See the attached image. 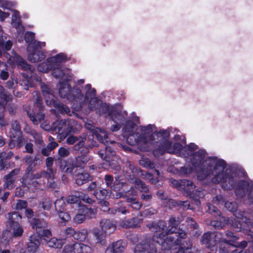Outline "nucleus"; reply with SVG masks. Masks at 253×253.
<instances>
[{"label": "nucleus", "instance_id": "obj_1", "mask_svg": "<svg viewBox=\"0 0 253 253\" xmlns=\"http://www.w3.org/2000/svg\"><path fill=\"white\" fill-rule=\"evenodd\" d=\"M147 227L154 234L152 237L145 235L142 240L134 248V253H157L156 241L168 235L166 222L162 220L147 224Z\"/></svg>", "mask_w": 253, "mask_h": 253}, {"label": "nucleus", "instance_id": "obj_2", "mask_svg": "<svg viewBox=\"0 0 253 253\" xmlns=\"http://www.w3.org/2000/svg\"><path fill=\"white\" fill-rule=\"evenodd\" d=\"M58 92L61 98H66L68 101L73 102L74 105H76L79 109L83 107V94L80 88L74 86L72 88L68 83L62 82L60 83Z\"/></svg>", "mask_w": 253, "mask_h": 253}, {"label": "nucleus", "instance_id": "obj_3", "mask_svg": "<svg viewBox=\"0 0 253 253\" xmlns=\"http://www.w3.org/2000/svg\"><path fill=\"white\" fill-rule=\"evenodd\" d=\"M208 163L206 167H204L197 172L198 178L200 180L207 179L213 175V170L216 172V174L225 172L224 169L226 168L227 163L223 159H218L216 157L208 158Z\"/></svg>", "mask_w": 253, "mask_h": 253}, {"label": "nucleus", "instance_id": "obj_4", "mask_svg": "<svg viewBox=\"0 0 253 253\" xmlns=\"http://www.w3.org/2000/svg\"><path fill=\"white\" fill-rule=\"evenodd\" d=\"M53 127L58 133L66 137L68 135L78 133L82 129V126L74 119L61 120L54 123Z\"/></svg>", "mask_w": 253, "mask_h": 253}, {"label": "nucleus", "instance_id": "obj_5", "mask_svg": "<svg viewBox=\"0 0 253 253\" xmlns=\"http://www.w3.org/2000/svg\"><path fill=\"white\" fill-rule=\"evenodd\" d=\"M44 107L43 105L42 99L41 97L38 96L34 103L33 109L27 112L28 117L34 125H38L44 120Z\"/></svg>", "mask_w": 253, "mask_h": 253}, {"label": "nucleus", "instance_id": "obj_6", "mask_svg": "<svg viewBox=\"0 0 253 253\" xmlns=\"http://www.w3.org/2000/svg\"><path fill=\"white\" fill-rule=\"evenodd\" d=\"M183 146L180 143H172L170 141H165L161 146L156 148H153V155L159 158L166 153L176 154L181 151Z\"/></svg>", "mask_w": 253, "mask_h": 253}, {"label": "nucleus", "instance_id": "obj_7", "mask_svg": "<svg viewBox=\"0 0 253 253\" xmlns=\"http://www.w3.org/2000/svg\"><path fill=\"white\" fill-rule=\"evenodd\" d=\"M211 182L214 184L220 183L224 190H232L236 184V180L231 174L227 172L220 173L215 174L211 179Z\"/></svg>", "mask_w": 253, "mask_h": 253}, {"label": "nucleus", "instance_id": "obj_8", "mask_svg": "<svg viewBox=\"0 0 253 253\" xmlns=\"http://www.w3.org/2000/svg\"><path fill=\"white\" fill-rule=\"evenodd\" d=\"M82 143L83 142H80L79 144L74 146V149L76 151H78L81 154V155L75 158L74 163L76 168L84 169L87 163L90 160V157L88 155L90 144L85 147H83Z\"/></svg>", "mask_w": 253, "mask_h": 253}, {"label": "nucleus", "instance_id": "obj_9", "mask_svg": "<svg viewBox=\"0 0 253 253\" xmlns=\"http://www.w3.org/2000/svg\"><path fill=\"white\" fill-rule=\"evenodd\" d=\"M128 135L126 138V142L131 146L137 145L142 151L145 152L152 151L153 148H151L148 144L149 141L144 135H138L135 133H127Z\"/></svg>", "mask_w": 253, "mask_h": 253}, {"label": "nucleus", "instance_id": "obj_10", "mask_svg": "<svg viewBox=\"0 0 253 253\" xmlns=\"http://www.w3.org/2000/svg\"><path fill=\"white\" fill-rule=\"evenodd\" d=\"M29 222L32 229L36 230L39 237H48L51 235V231L48 227V223L43 219L34 218L30 220Z\"/></svg>", "mask_w": 253, "mask_h": 253}, {"label": "nucleus", "instance_id": "obj_11", "mask_svg": "<svg viewBox=\"0 0 253 253\" xmlns=\"http://www.w3.org/2000/svg\"><path fill=\"white\" fill-rule=\"evenodd\" d=\"M134 184L135 188L140 192V199L146 206H150L153 200V194L149 187L139 178L135 179Z\"/></svg>", "mask_w": 253, "mask_h": 253}, {"label": "nucleus", "instance_id": "obj_12", "mask_svg": "<svg viewBox=\"0 0 253 253\" xmlns=\"http://www.w3.org/2000/svg\"><path fill=\"white\" fill-rule=\"evenodd\" d=\"M181 221L178 217L171 216L169 220V225L167 226V229L168 234L175 233L177 238L185 239L187 234L186 230L180 227L178 228Z\"/></svg>", "mask_w": 253, "mask_h": 253}, {"label": "nucleus", "instance_id": "obj_13", "mask_svg": "<svg viewBox=\"0 0 253 253\" xmlns=\"http://www.w3.org/2000/svg\"><path fill=\"white\" fill-rule=\"evenodd\" d=\"M96 209L89 208L84 205H79L78 213L74 218V221L76 223H83L86 218L91 219L95 217Z\"/></svg>", "mask_w": 253, "mask_h": 253}, {"label": "nucleus", "instance_id": "obj_14", "mask_svg": "<svg viewBox=\"0 0 253 253\" xmlns=\"http://www.w3.org/2000/svg\"><path fill=\"white\" fill-rule=\"evenodd\" d=\"M170 136V132L167 130H160L159 131L153 132L149 138V143L153 148H156L161 146L165 141H169L168 139Z\"/></svg>", "mask_w": 253, "mask_h": 253}, {"label": "nucleus", "instance_id": "obj_15", "mask_svg": "<svg viewBox=\"0 0 253 253\" xmlns=\"http://www.w3.org/2000/svg\"><path fill=\"white\" fill-rule=\"evenodd\" d=\"M93 249L89 246L83 243H75L66 245L62 250L63 253H92Z\"/></svg>", "mask_w": 253, "mask_h": 253}, {"label": "nucleus", "instance_id": "obj_16", "mask_svg": "<svg viewBox=\"0 0 253 253\" xmlns=\"http://www.w3.org/2000/svg\"><path fill=\"white\" fill-rule=\"evenodd\" d=\"M206 154V151L203 149L199 150L193 154L191 160V163L197 171L201 169L204 167L207 166V164L209 162L208 159L206 162L204 161Z\"/></svg>", "mask_w": 253, "mask_h": 253}, {"label": "nucleus", "instance_id": "obj_17", "mask_svg": "<svg viewBox=\"0 0 253 253\" xmlns=\"http://www.w3.org/2000/svg\"><path fill=\"white\" fill-rule=\"evenodd\" d=\"M22 182L24 185H27L29 189L30 187H32L35 190H42L46 183V181L41 173H35V175L28 178L26 182Z\"/></svg>", "mask_w": 253, "mask_h": 253}, {"label": "nucleus", "instance_id": "obj_18", "mask_svg": "<svg viewBox=\"0 0 253 253\" xmlns=\"http://www.w3.org/2000/svg\"><path fill=\"white\" fill-rule=\"evenodd\" d=\"M104 146V149L99 150L98 154L103 160L107 163L109 167L112 168L115 161L114 158L116 156V152L111 146H108L107 144Z\"/></svg>", "mask_w": 253, "mask_h": 253}, {"label": "nucleus", "instance_id": "obj_19", "mask_svg": "<svg viewBox=\"0 0 253 253\" xmlns=\"http://www.w3.org/2000/svg\"><path fill=\"white\" fill-rule=\"evenodd\" d=\"M13 156H14V153L11 151L0 152V170H6L10 168L15 167V162L10 160Z\"/></svg>", "mask_w": 253, "mask_h": 253}, {"label": "nucleus", "instance_id": "obj_20", "mask_svg": "<svg viewBox=\"0 0 253 253\" xmlns=\"http://www.w3.org/2000/svg\"><path fill=\"white\" fill-rule=\"evenodd\" d=\"M41 238L35 234L31 235L28 239L27 248L21 249L20 253H35L37 252L41 244Z\"/></svg>", "mask_w": 253, "mask_h": 253}, {"label": "nucleus", "instance_id": "obj_21", "mask_svg": "<svg viewBox=\"0 0 253 253\" xmlns=\"http://www.w3.org/2000/svg\"><path fill=\"white\" fill-rule=\"evenodd\" d=\"M127 116V113L126 111H124L123 113L122 110L118 109L114 106L111 107L109 117L115 123L125 124Z\"/></svg>", "mask_w": 253, "mask_h": 253}, {"label": "nucleus", "instance_id": "obj_22", "mask_svg": "<svg viewBox=\"0 0 253 253\" xmlns=\"http://www.w3.org/2000/svg\"><path fill=\"white\" fill-rule=\"evenodd\" d=\"M55 163L62 172L66 173L72 174L74 169L76 168L75 163H73L69 160L55 158Z\"/></svg>", "mask_w": 253, "mask_h": 253}, {"label": "nucleus", "instance_id": "obj_23", "mask_svg": "<svg viewBox=\"0 0 253 253\" xmlns=\"http://www.w3.org/2000/svg\"><path fill=\"white\" fill-rule=\"evenodd\" d=\"M20 171L19 168H16L3 176L4 182L3 184V188L4 189L10 190L14 187V183L16 180V176L19 174Z\"/></svg>", "mask_w": 253, "mask_h": 253}, {"label": "nucleus", "instance_id": "obj_24", "mask_svg": "<svg viewBox=\"0 0 253 253\" xmlns=\"http://www.w3.org/2000/svg\"><path fill=\"white\" fill-rule=\"evenodd\" d=\"M158 241H156V244H158L161 245L162 249L164 250H169L171 251L176 250V247L175 243V237L172 236L167 235L166 237H162L161 238L158 240Z\"/></svg>", "mask_w": 253, "mask_h": 253}, {"label": "nucleus", "instance_id": "obj_25", "mask_svg": "<svg viewBox=\"0 0 253 253\" xmlns=\"http://www.w3.org/2000/svg\"><path fill=\"white\" fill-rule=\"evenodd\" d=\"M90 133H91V135L90 134L88 137V140H92L91 145H90V148L97 146L98 145L96 141L94 140V139L97 140L99 142L104 144V145L108 143V136L105 134H104V136L101 135L98 132L97 128H93L91 129Z\"/></svg>", "mask_w": 253, "mask_h": 253}, {"label": "nucleus", "instance_id": "obj_26", "mask_svg": "<svg viewBox=\"0 0 253 253\" xmlns=\"http://www.w3.org/2000/svg\"><path fill=\"white\" fill-rule=\"evenodd\" d=\"M183 239H179L177 238L175 240V243L177 249L171 251L170 253H187L188 251L191 249L192 247V241L190 240L186 241H182Z\"/></svg>", "mask_w": 253, "mask_h": 253}, {"label": "nucleus", "instance_id": "obj_27", "mask_svg": "<svg viewBox=\"0 0 253 253\" xmlns=\"http://www.w3.org/2000/svg\"><path fill=\"white\" fill-rule=\"evenodd\" d=\"M201 242L211 251L217 250V246H216L215 240L213 238L212 232L205 233L202 236Z\"/></svg>", "mask_w": 253, "mask_h": 253}, {"label": "nucleus", "instance_id": "obj_28", "mask_svg": "<svg viewBox=\"0 0 253 253\" xmlns=\"http://www.w3.org/2000/svg\"><path fill=\"white\" fill-rule=\"evenodd\" d=\"M236 187L235 189V195L240 198H244L246 194V191L250 186V183L246 180L241 179L236 182Z\"/></svg>", "mask_w": 253, "mask_h": 253}, {"label": "nucleus", "instance_id": "obj_29", "mask_svg": "<svg viewBox=\"0 0 253 253\" xmlns=\"http://www.w3.org/2000/svg\"><path fill=\"white\" fill-rule=\"evenodd\" d=\"M52 234L48 237L42 238L46 242L47 246L50 248L54 249H61L65 243V239H57L55 237H51Z\"/></svg>", "mask_w": 253, "mask_h": 253}, {"label": "nucleus", "instance_id": "obj_30", "mask_svg": "<svg viewBox=\"0 0 253 253\" xmlns=\"http://www.w3.org/2000/svg\"><path fill=\"white\" fill-rule=\"evenodd\" d=\"M101 229L106 234L112 233L116 229V225L114 222L110 219L103 218L100 221Z\"/></svg>", "mask_w": 253, "mask_h": 253}, {"label": "nucleus", "instance_id": "obj_31", "mask_svg": "<svg viewBox=\"0 0 253 253\" xmlns=\"http://www.w3.org/2000/svg\"><path fill=\"white\" fill-rule=\"evenodd\" d=\"M49 105L53 106L56 110L61 114H67L71 116V111L69 108L66 105L58 101L57 98L50 101Z\"/></svg>", "mask_w": 253, "mask_h": 253}, {"label": "nucleus", "instance_id": "obj_32", "mask_svg": "<svg viewBox=\"0 0 253 253\" xmlns=\"http://www.w3.org/2000/svg\"><path fill=\"white\" fill-rule=\"evenodd\" d=\"M7 220L6 222V228H11L12 226L19 224L22 216L17 211L9 212L7 215Z\"/></svg>", "mask_w": 253, "mask_h": 253}, {"label": "nucleus", "instance_id": "obj_33", "mask_svg": "<svg viewBox=\"0 0 253 253\" xmlns=\"http://www.w3.org/2000/svg\"><path fill=\"white\" fill-rule=\"evenodd\" d=\"M181 185L180 191L189 196L193 193L194 189L196 187L192 181L186 179L181 180Z\"/></svg>", "mask_w": 253, "mask_h": 253}, {"label": "nucleus", "instance_id": "obj_34", "mask_svg": "<svg viewBox=\"0 0 253 253\" xmlns=\"http://www.w3.org/2000/svg\"><path fill=\"white\" fill-rule=\"evenodd\" d=\"M12 100V96L10 93L0 84V106L4 108L7 104Z\"/></svg>", "mask_w": 253, "mask_h": 253}, {"label": "nucleus", "instance_id": "obj_35", "mask_svg": "<svg viewBox=\"0 0 253 253\" xmlns=\"http://www.w3.org/2000/svg\"><path fill=\"white\" fill-rule=\"evenodd\" d=\"M74 134L68 135V137L66 139V143L69 145L74 144L75 143H77L75 145L80 143V142H83V147H85L88 144L86 143V137L84 134L80 135L79 136H74Z\"/></svg>", "mask_w": 253, "mask_h": 253}, {"label": "nucleus", "instance_id": "obj_36", "mask_svg": "<svg viewBox=\"0 0 253 253\" xmlns=\"http://www.w3.org/2000/svg\"><path fill=\"white\" fill-rule=\"evenodd\" d=\"M93 176L88 172H82L76 174L75 176L76 183L78 186H82L83 184L91 181Z\"/></svg>", "mask_w": 253, "mask_h": 253}, {"label": "nucleus", "instance_id": "obj_37", "mask_svg": "<svg viewBox=\"0 0 253 253\" xmlns=\"http://www.w3.org/2000/svg\"><path fill=\"white\" fill-rule=\"evenodd\" d=\"M143 219L138 216H135L125 220L122 226L125 228H135L139 227L140 223H142Z\"/></svg>", "mask_w": 253, "mask_h": 253}, {"label": "nucleus", "instance_id": "obj_38", "mask_svg": "<svg viewBox=\"0 0 253 253\" xmlns=\"http://www.w3.org/2000/svg\"><path fill=\"white\" fill-rule=\"evenodd\" d=\"M122 240H118L109 245L106 249L105 253H122L125 248Z\"/></svg>", "mask_w": 253, "mask_h": 253}, {"label": "nucleus", "instance_id": "obj_39", "mask_svg": "<svg viewBox=\"0 0 253 253\" xmlns=\"http://www.w3.org/2000/svg\"><path fill=\"white\" fill-rule=\"evenodd\" d=\"M84 88L86 91L85 95H83V104L84 103L90 102L91 100L96 95V90L95 88H92L91 84H86Z\"/></svg>", "mask_w": 253, "mask_h": 253}, {"label": "nucleus", "instance_id": "obj_40", "mask_svg": "<svg viewBox=\"0 0 253 253\" xmlns=\"http://www.w3.org/2000/svg\"><path fill=\"white\" fill-rule=\"evenodd\" d=\"M92 234L96 240V244H100L101 246H105L107 245L106 240V234L99 229H94Z\"/></svg>", "mask_w": 253, "mask_h": 253}, {"label": "nucleus", "instance_id": "obj_41", "mask_svg": "<svg viewBox=\"0 0 253 253\" xmlns=\"http://www.w3.org/2000/svg\"><path fill=\"white\" fill-rule=\"evenodd\" d=\"M41 90L47 104L49 103L52 99H54L56 98L53 93V90L47 85L44 84H42Z\"/></svg>", "mask_w": 253, "mask_h": 253}, {"label": "nucleus", "instance_id": "obj_42", "mask_svg": "<svg viewBox=\"0 0 253 253\" xmlns=\"http://www.w3.org/2000/svg\"><path fill=\"white\" fill-rule=\"evenodd\" d=\"M26 132L27 134H30L34 139V143L37 145L42 146L43 144V141L42 140V134L34 129L31 128H29L28 131Z\"/></svg>", "mask_w": 253, "mask_h": 253}, {"label": "nucleus", "instance_id": "obj_43", "mask_svg": "<svg viewBox=\"0 0 253 253\" xmlns=\"http://www.w3.org/2000/svg\"><path fill=\"white\" fill-rule=\"evenodd\" d=\"M48 62H50L52 65L60 66L62 62L67 60V56L63 53H60L54 56L47 58Z\"/></svg>", "mask_w": 253, "mask_h": 253}, {"label": "nucleus", "instance_id": "obj_44", "mask_svg": "<svg viewBox=\"0 0 253 253\" xmlns=\"http://www.w3.org/2000/svg\"><path fill=\"white\" fill-rule=\"evenodd\" d=\"M45 57L44 53L42 51L29 52L28 59L33 63H36L42 61Z\"/></svg>", "mask_w": 253, "mask_h": 253}, {"label": "nucleus", "instance_id": "obj_45", "mask_svg": "<svg viewBox=\"0 0 253 253\" xmlns=\"http://www.w3.org/2000/svg\"><path fill=\"white\" fill-rule=\"evenodd\" d=\"M111 193V190L102 189L95 190L93 195L98 200H105L110 198Z\"/></svg>", "mask_w": 253, "mask_h": 253}, {"label": "nucleus", "instance_id": "obj_46", "mask_svg": "<svg viewBox=\"0 0 253 253\" xmlns=\"http://www.w3.org/2000/svg\"><path fill=\"white\" fill-rule=\"evenodd\" d=\"M213 238L216 241V246H217V244L219 243H224L228 245H231V240H228L225 238V236L224 235V231L219 232V231H214L212 232Z\"/></svg>", "mask_w": 253, "mask_h": 253}, {"label": "nucleus", "instance_id": "obj_47", "mask_svg": "<svg viewBox=\"0 0 253 253\" xmlns=\"http://www.w3.org/2000/svg\"><path fill=\"white\" fill-rule=\"evenodd\" d=\"M11 129L10 132V137L15 138L17 136L22 135V131L19 122L15 120L11 123Z\"/></svg>", "mask_w": 253, "mask_h": 253}, {"label": "nucleus", "instance_id": "obj_48", "mask_svg": "<svg viewBox=\"0 0 253 253\" xmlns=\"http://www.w3.org/2000/svg\"><path fill=\"white\" fill-rule=\"evenodd\" d=\"M53 67L51 63L48 62L47 58L45 61L42 62L38 65L37 69L40 72L47 73L51 70Z\"/></svg>", "mask_w": 253, "mask_h": 253}, {"label": "nucleus", "instance_id": "obj_49", "mask_svg": "<svg viewBox=\"0 0 253 253\" xmlns=\"http://www.w3.org/2000/svg\"><path fill=\"white\" fill-rule=\"evenodd\" d=\"M225 207L230 211L232 212L233 214L237 218H242L243 215L240 214L237 216V210L238 206L236 202H226L224 204Z\"/></svg>", "mask_w": 253, "mask_h": 253}, {"label": "nucleus", "instance_id": "obj_50", "mask_svg": "<svg viewBox=\"0 0 253 253\" xmlns=\"http://www.w3.org/2000/svg\"><path fill=\"white\" fill-rule=\"evenodd\" d=\"M171 203L173 206L179 209H182L183 211H186L190 209V205L189 202L187 201L172 200Z\"/></svg>", "mask_w": 253, "mask_h": 253}, {"label": "nucleus", "instance_id": "obj_51", "mask_svg": "<svg viewBox=\"0 0 253 253\" xmlns=\"http://www.w3.org/2000/svg\"><path fill=\"white\" fill-rule=\"evenodd\" d=\"M9 231H12L13 236L15 237H21L24 232L23 229L20 224L12 226L11 228H7Z\"/></svg>", "mask_w": 253, "mask_h": 253}, {"label": "nucleus", "instance_id": "obj_52", "mask_svg": "<svg viewBox=\"0 0 253 253\" xmlns=\"http://www.w3.org/2000/svg\"><path fill=\"white\" fill-rule=\"evenodd\" d=\"M9 76L8 72L7 66L0 60V79L2 80H6Z\"/></svg>", "mask_w": 253, "mask_h": 253}, {"label": "nucleus", "instance_id": "obj_53", "mask_svg": "<svg viewBox=\"0 0 253 253\" xmlns=\"http://www.w3.org/2000/svg\"><path fill=\"white\" fill-rule=\"evenodd\" d=\"M88 236V232L85 229H82L76 231L74 235V239L80 242H84Z\"/></svg>", "mask_w": 253, "mask_h": 253}, {"label": "nucleus", "instance_id": "obj_54", "mask_svg": "<svg viewBox=\"0 0 253 253\" xmlns=\"http://www.w3.org/2000/svg\"><path fill=\"white\" fill-rule=\"evenodd\" d=\"M126 124L124 127V130L126 133H135L136 125L132 121H126Z\"/></svg>", "mask_w": 253, "mask_h": 253}, {"label": "nucleus", "instance_id": "obj_55", "mask_svg": "<svg viewBox=\"0 0 253 253\" xmlns=\"http://www.w3.org/2000/svg\"><path fill=\"white\" fill-rule=\"evenodd\" d=\"M35 166V164H34V165H28V166L25 169L24 175L21 178V179H22V181L25 182V181H27V179L28 178L31 177L32 176L35 175V173L33 172V168Z\"/></svg>", "mask_w": 253, "mask_h": 253}, {"label": "nucleus", "instance_id": "obj_56", "mask_svg": "<svg viewBox=\"0 0 253 253\" xmlns=\"http://www.w3.org/2000/svg\"><path fill=\"white\" fill-rule=\"evenodd\" d=\"M20 181L22 185L16 188L14 195L15 197H23L25 192L29 190L27 185H24V183L22 182V179H20Z\"/></svg>", "mask_w": 253, "mask_h": 253}, {"label": "nucleus", "instance_id": "obj_57", "mask_svg": "<svg viewBox=\"0 0 253 253\" xmlns=\"http://www.w3.org/2000/svg\"><path fill=\"white\" fill-rule=\"evenodd\" d=\"M12 24L16 29L19 28L21 26V22L19 12L15 10L12 15Z\"/></svg>", "mask_w": 253, "mask_h": 253}, {"label": "nucleus", "instance_id": "obj_58", "mask_svg": "<svg viewBox=\"0 0 253 253\" xmlns=\"http://www.w3.org/2000/svg\"><path fill=\"white\" fill-rule=\"evenodd\" d=\"M17 65L24 71L32 70V67L31 65L27 63V61L21 57L17 59Z\"/></svg>", "mask_w": 253, "mask_h": 253}, {"label": "nucleus", "instance_id": "obj_59", "mask_svg": "<svg viewBox=\"0 0 253 253\" xmlns=\"http://www.w3.org/2000/svg\"><path fill=\"white\" fill-rule=\"evenodd\" d=\"M79 195H80V191H76L74 194L69 196L66 199L67 203L69 204L80 203L81 200ZM79 205L81 204H79Z\"/></svg>", "mask_w": 253, "mask_h": 253}, {"label": "nucleus", "instance_id": "obj_60", "mask_svg": "<svg viewBox=\"0 0 253 253\" xmlns=\"http://www.w3.org/2000/svg\"><path fill=\"white\" fill-rule=\"evenodd\" d=\"M52 74L56 79H60L63 77L65 73L60 66L54 65L53 68L51 69Z\"/></svg>", "mask_w": 253, "mask_h": 253}, {"label": "nucleus", "instance_id": "obj_61", "mask_svg": "<svg viewBox=\"0 0 253 253\" xmlns=\"http://www.w3.org/2000/svg\"><path fill=\"white\" fill-rule=\"evenodd\" d=\"M140 165L146 168L150 169H155V164L149 158H142L139 161Z\"/></svg>", "mask_w": 253, "mask_h": 253}, {"label": "nucleus", "instance_id": "obj_62", "mask_svg": "<svg viewBox=\"0 0 253 253\" xmlns=\"http://www.w3.org/2000/svg\"><path fill=\"white\" fill-rule=\"evenodd\" d=\"M208 209L207 210V212L213 214L215 216H221V211L217 209V207L214 206L213 204L211 203L207 204Z\"/></svg>", "mask_w": 253, "mask_h": 253}, {"label": "nucleus", "instance_id": "obj_63", "mask_svg": "<svg viewBox=\"0 0 253 253\" xmlns=\"http://www.w3.org/2000/svg\"><path fill=\"white\" fill-rule=\"evenodd\" d=\"M66 203L63 199V197L61 199H57L54 202V207L55 211L57 212L64 211Z\"/></svg>", "mask_w": 253, "mask_h": 253}, {"label": "nucleus", "instance_id": "obj_64", "mask_svg": "<svg viewBox=\"0 0 253 253\" xmlns=\"http://www.w3.org/2000/svg\"><path fill=\"white\" fill-rule=\"evenodd\" d=\"M70 154V152L68 149L64 147H60L58 150L57 157L56 158L64 159V158L68 157Z\"/></svg>", "mask_w": 253, "mask_h": 253}]
</instances>
